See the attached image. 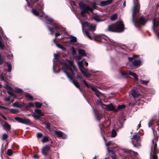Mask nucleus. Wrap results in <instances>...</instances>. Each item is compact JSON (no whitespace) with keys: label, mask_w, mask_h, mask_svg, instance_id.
I'll return each mask as SVG.
<instances>
[{"label":"nucleus","mask_w":159,"mask_h":159,"mask_svg":"<svg viewBox=\"0 0 159 159\" xmlns=\"http://www.w3.org/2000/svg\"><path fill=\"white\" fill-rule=\"evenodd\" d=\"M43 8V4L42 2L38 3L36 6V8L33 9L32 12L33 14L35 16H39V18L41 20H46L49 21V24L54 26V27L51 28L48 26V28L51 32L52 35L55 33V38L53 40L55 42L56 39V37L63 34L64 37L61 38V39H63L64 38H70V41L72 43H74L77 41V38L73 36L69 35L67 32L66 31L65 28L60 27L58 25L57 23L53 20L46 15L42 10Z\"/></svg>","instance_id":"1"},{"label":"nucleus","mask_w":159,"mask_h":159,"mask_svg":"<svg viewBox=\"0 0 159 159\" xmlns=\"http://www.w3.org/2000/svg\"><path fill=\"white\" fill-rule=\"evenodd\" d=\"M72 68L76 71L77 70L75 66L73 64V61L67 60V63H64L62 69L64 72L65 73L67 77L71 81V82L74 84L76 88L79 89L80 92H81V90L80 88L79 83L77 81L74 80L72 77L70 75L67 71V70L70 71L72 76H74L75 73H74Z\"/></svg>","instance_id":"2"},{"label":"nucleus","mask_w":159,"mask_h":159,"mask_svg":"<svg viewBox=\"0 0 159 159\" xmlns=\"http://www.w3.org/2000/svg\"><path fill=\"white\" fill-rule=\"evenodd\" d=\"M134 5L133 8L132 21L134 24H139L144 25L147 21L143 17L138 18L139 15L140 4L138 0H133Z\"/></svg>","instance_id":"3"},{"label":"nucleus","mask_w":159,"mask_h":159,"mask_svg":"<svg viewBox=\"0 0 159 159\" xmlns=\"http://www.w3.org/2000/svg\"><path fill=\"white\" fill-rule=\"evenodd\" d=\"M148 126L152 127V130L155 138L152 140V142L153 144H154V142L156 143L157 141L159 136V122L157 120H151L148 123Z\"/></svg>","instance_id":"4"},{"label":"nucleus","mask_w":159,"mask_h":159,"mask_svg":"<svg viewBox=\"0 0 159 159\" xmlns=\"http://www.w3.org/2000/svg\"><path fill=\"white\" fill-rule=\"evenodd\" d=\"M124 25L121 21H119L116 23L109 25L107 31L112 32H120L123 30Z\"/></svg>","instance_id":"5"},{"label":"nucleus","mask_w":159,"mask_h":159,"mask_svg":"<svg viewBox=\"0 0 159 159\" xmlns=\"http://www.w3.org/2000/svg\"><path fill=\"white\" fill-rule=\"evenodd\" d=\"M99 127L101 129V133L102 136L103 137V138L105 142V145L107 146H111V147H108L107 148V151L108 152H111L113 156L115 155V153L113 150H110L109 149V148H110L111 149H114L116 148H117V150H118V147L117 145L114 143L112 141H109L107 143L106 142V139L104 138V137L103 136V133L104 132L102 130V128H103V127H104V126L103 125H102L101 124H100L99 125Z\"/></svg>","instance_id":"6"},{"label":"nucleus","mask_w":159,"mask_h":159,"mask_svg":"<svg viewBox=\"0 0 159 159\" xmlns=\"http://www.w3.org/2000/svg\"><path fill=\"white\" fill-rule=\"evenodd\" d=\"M79 7L81 9L80 14L83 17H85L86 13L89 14L90 12H92L93 10L95 9L94 6L91 7L89 6L82 2L79 3Z\"/></svg>","instance_id":"7"},{"label":"nucleus","mask_w":159,"mask_h":159,"mask_svg":"<svg viewBox=\"0 0 159 159\" xmlns=\"http://www.w3.org/2000/svg\"><path fill=\"white\" fill-rule=\"evenodd\" d=\"M140 137L138 133H135L131 138L133 139V140L132 141V143L134 147L135 148H139L140 146V144L139 143Z\"/></svg>","instance_id":"8"},{"label":"nucleus","mask_w":159,"mask_h":159,"mask_svg":"<svg viewBox=\"0 0 159 159\" xmlns=\"http://www.w3.org/2000/svg\"><path fill=\"white\" fill-rule=\"evenodd\" d=\"M33 116L35 119H39L42 116H44V113L42 112L40 110L35 109L33 113Z\"/></svg>","instance_id":"9"},{"label":"nucleus","mask_w":159,"mask_h":159,"mask_svg":"<svg viewBox=\"0 0 159 159\" xmlns=\"http://www.w3.org/2000/svg\"><path fill=\"white\" fill-rule=\"evenodd\" d=\"M15 119L18 122L22 124L29 125H31V121L28 119H23L19 117H15Z\"/></svg>","instance_id":"10"},{"label":"nucleus","mask_w":159,"mask_h":159,"mask_svg":"<svg viewBox=\"0 0 159 159\" xmlns=\"http://www.w3.org/2000/svg\"><path fill=\"white\" fill-rule=\"evenodd\" d=\"M121 75L125 77H127L129 75H130L133 76L135 79L137 80H138V76L135 73H133L131 71H129L128 72H126L125 71L120 72Z\"/></svg>","instance_id":"11"},{"label":"nucleus","mask_w":159,"mask_h":159,"mask_svg":"<svg viewBox=\"0 0 159 159\" xmlns=\"http://www.w3.org/2000/svg\"><path fill=\"white\" fill-rule=\"evenodd\" d=\"M123 151L124 152L123 156L124 157H128L129 156L128 154H131L132 153L134 155H138V153L136 152L133 151L131 150L124 149Z\"/></svg>","instance_id":"12"},{"label":"nucleus","mask_w":159,"mask_h":159,"mask_svg":"<svg viewBox=\"0 0 159 159\" xmlns=\"http://www.w3.org/2000/svg\"><path fill=\"white\" fill-rule=\"evenodd\" d=\"M4 85V88L8 90L7 91L8 93L11 96L16 97L15 94L13 92L12 88L8 85L6 82Z\"/></svg>","instance_id":"13"},{"label":"nucleus","mask_w":159,"mask_h":159,"mask_svg":"<svg viewBox=\"0 0 159 159\" xmlns=\"http://www.w3.org/2000/svg\"><path fill=\"white\" fill-rule=\"evenodd\" d=\"M81 73L85 77H87L91 76V75L87 72V70L84 67L80 69Z\"/></svg>","instance_id":"14"},{"label":"nucleus","mask_w":159,"mask_h":159,"mask_svg":"<svg viewBox=\"0 0 159 159\" xmlns=\"http://www.w3.org/2000/svg\"><path fill=\"white\" fill-rule=\"evenodd\" d=\"M129 95L131 94L134 98H138L140 96L139 93L135 89H133L129 93Z\"/></svg>","instance_id":"15"},{"label":"nucleus","mask_w":159,"mask_h":159,"mask_svg":"<svg viewBox=\"0 0 159 159\" xmlns=\"http://www.w3.org/2000/svg\"><path fill=\"white\" fill-rule=\"evenodd\" d=\"M152 23L153 30L155 33H156V31L157 30V28L159 25V22L156 18H154L153 20Z\"/></svg>","instance_id":"16"},{"label":"nucleus","mask_w":159,"mask_h":159,"mask_svg":"<svg viewBox=\"0 0 159 159\" xmlns=\"http://www.w3.org/2000/svg\"><path fill=\"white\" fill-rule=\"evenodd\" d=\"M102 107L109 111H112L114 109V107L113 105L111 103L108 105H106L105 104L102 105Z\"/></svg>","instance_id":"17"},{"label":"nucleus","mask_w":159,"mask_h":159,"mask_svg":"<svg viewBox=\"0 0 159 159\" xmlns=\"http://www.w3.org/2000/svg\"><path fill=\"white\" fill-rule=\"evenodd\" d=\"M50 149V147L48 145L45 146L42 149V153L45 156H46Z\"/></svg>","instance_id":"18"},{"label":"nucleus","mask_w":159,"mask_h":159,"mask_svg":"<svg viewBox=\"0 0 159 159\" xmlns=\"http://www.w3.org/2000/svg\"><path fill=\"white\" fill-rule=\"evenodd\" d=\"M157 143H155L153 148V153L154 154L152 157V159H157V157L155 155V154L158 152V151L157 148Z\"/></svg>","instance_id":"19"},{"label":"nucleus","mask_w":159,"mask_h":159,"mask_svg":"<svg viewBox=\"0 0 159 159\" xmlns=\"http://www.w3.org/2000/svg\"><path fill=\"white\" fill-rule=\"evenodd\" d=\"M54 132L55 134L59 137H61L63 139H65L66 137V135L63 134L61 131H55Z\"/></svg>","instance_id":"20"},{"label":"nucleus","mask_w":159,"mask_h":159,"mask_svg":"<svg viewBox=\"0 0 159 159\" xmlns=\"http://www.w3.org/2000/svg\"><path fill=\"white\" fill-rule=\"evenodd\" d=\"M77 50L78 53L81 56H86L87 54L84 50L80 48H78Z\"/></svg>","instance_id":"21"},{"label":"nucleus","mask_w":159,"mask_h":159,"mask_svg":"<svg viewBox=\"0 0 159 159\" xmlns=\"http://www.w3.org/2000/svg\"><path fill=\"white\" fill-rule=\"evenodd\" d=\"M97 37L98 40H100L102 42L107 43L108 42L107 39L104 38L103 36L101 34L97 35Z\"/></svg>","instance_id":"22"},{"label":"nucleus","mask_w":159,"mask_h":159,"mask_svg":"<svg viewBox=\"0 0 159 159\" xmlns=\"http://www.w3.org/2000/svg\"><path fill=\"white\" fill-rule=\"evenodd\" d=\"M91 89L93 91L95 92L96 96L98 97H99V94H101V93L99 92V91L95 87L92 86Z\"/></svg>","instance_id":"23"},{"label":"nucleus","mask_w":159,"mask_h":159,"mask_svg":"<svg viewBox=\"0 0 159 159\" xmlns=\"http://www.w3.org/2000/svg\"><path fill=\"white\" fill-rule=\"evenodd\" d=\"M112 2V0H107L101 2L100 4L102 6H105L111 3Z\"/></svg>","instance_id":"24"},{"label":"nucleus","mask_w":159,"mask_h":159,"mask_svg":"<svg viewBox=\"0 0 159 159\" xmlns=\"http://www.w3.org/2000/svg\"><path fill=\"white\" fill-rule=\"evenodd\" d=\"M93 111L95 114L96 119L99 120L102 117V115L100 113H97V111L96 110H93Z\"/></svg>","instance_id":"25"},{"label":"nucleus","mask_w":159,"mask_h":159,"mask_svg":"<svg viewBox=\"0 0 159 159\" xmlns=\"http://www.w3.org/2000/svg\"><path fill=\"white\" fill-rule=\"evenodd\" d=\"M141 63V61L140 60H136L134 61L133 62V64L135 66H139Z\"/></svg>","instance_id":"26"},{"label":"nucleus","mask_w":159,"mask_h":159,"mask_svg":"<svg viewBox=\"0 0 159 159\" xmlns=\"http://www.w3.org/2000/svg\"><path fill=\"white\" fill-rule=\"evenodd\" d=\"M3 127L4 129L7 130H9L11 129V126L7 122H5L4 123V125H3Z\"/></svg>","instance_id":"27"},{"label":"nucleus","mask_w":159,"mask_h":159,"mask_svg":"<svg viewBox=\"0 0 159 159\" xmlns=\"http://www.w3.org/2000/svg\"><path fill=\"white\" fill-rule=\"evenodd\" d=\"M78 19L80 20L81 24L83 30L84 28V27L85 26L88 28V26H89L88 23L86 22H85L84 23H82L80 19L79 18H78Z\"/></svg>","instance_id":"28"},{"label":"nucleus","mask_w":159,"mask_h":159,"mask_svg":"<svg viewBox=\"0 0 159 159\" xmlns=\"http://www.w3.org/2000/svg\"><path fill=\"white\" fill-rule=\"evenodd\" d=\"M25 107L26 108H28L31 107H34V104L33 103L30 102L27 104H25Z\"/></svg>","instance_id":"29"},{"label":"nucleus","mask_w":159,"mask_h":159,"mask_svg":"<svg viewBox=\"0 0 159 159\" xmlns=\"http://www.w3.org/2000/svg\"><path fill=\"white\" fill-rule=\"evenodd\" d=\"M89 29V30H92L93 31H94L95 30L96 26L92 24L88 26Z\"/></svg>","instance_id":"30"},{"label":"nucleus","mask_w":159,"mask_h":159,"mask_svg":"<svg viewBox=\"0 0 159 159\" xmlns=\"http://www.w3.org/2000/svg\"><path fill=\"white\" fill-rule=\"evenodd\" d=\"M125 106L124 105H119L118 106V109H115L114 111L115 112H116L118 111V110H120L123 108H124L125 107Z\"/></svg>","instance_id":"31"},{"label":"nucleus","mask_w":159,"mask_h":159,"mask_svg":"<svg viewBox=\"0 0 159 159\" xmlns=\"http://www.w3.org/2000/svg\"><path fill=\"white\" fill-rule=\"evenodd\" d=\"M117 17V14H114L112 15L111 17V20H114L116 19Z\"/></svg>","instance_id":"32"},{"label":"nucleus","mask_w":159,"mask_h":159,"mask_svg":"<svg viewBox=\"0 0 159 159\" xmlns=\"http://www.w3.org/2000/svg\"><path fill=\"white\" fill-rule=\"evenodd\" d=\"M117 134L116 131L114 129H113L111 131V136L112 137H115Z\"/></svg>","instance_id":"33"},{"label":"nucleus","mask_w":159,"mask_h":159,"mask_svg":"<svg viewBox=\"0 0 159 159\" xmlns=\"http://www.w3.org/2000/svg\"><path fill=\"white\" fill-rule=\"evenodd\" d=\"M25 97L30 100H33V97L29 93H26L25 95Z\"/></svg>","instance_id":"34"},{"label":"nucleus","mask_w":159,"mask_h":159,"mask_svg":"<svg viewBox=\"0 0 159 159\" xmlns=\"http://www.w3.org/2000/svg\"><path fill=\"white\" fill-rule=\"evenodd\" d=\"M7 64L8 67L7 71H8L9 72H11V65L10 63H9L8 62H7Z\"/></svg>","instance_id":"35"},{"label":"nucleus","mask_w":159,"mask_h":159,"mask_svg":"<svg viewBox=\"0 0 159 159\" xmlns=\"http://www.w3.org/2000/svg\"><path fill=\"white\" fill-rule=\"evenodd\" d=\"M45 127L47 129H49L50 128L51 125L48 122L44 123Z\"/></svg>","instance_id":"36"},{"label":"nucleus","mask_w":159,"mask_h":159,"mask_svg":"<svg viewBox=\"0 0 159 159\" xmlns=\"http://www.w3.org/2000/svg\"><path fill=\"white\" fill-rule=\"evenodd\" d=\"M84 84L88 88H91V87H92V85H91L90 84H88L86 81L84 80H83Z\"/></svg>","instance_id":"37"},{"label":"nucleus","mask_w":159,"mask_h":159,"mask_svg":"<svg viewBox=\"0 0 159 159\" xmlns=\"http://www.w3.org/2000/svg\"><path fill=\"white\" fill-rule=\"evenodd\" d=\"M78 65L79 66V69H80L83 67V63L82 61H79L78 63Z\"/></svg>","instance_id":"38"},{"label":"nucleus","mask_w":159,"mask_h":159,"mask_svg":"<svg viewBox=\"0 0 159 159\" xmlns=\"http://www.w3.org/2000/svg\"><path fill=\"white\" fill-rule=\"evenodd\" d=\"M15 92L18 93H20L23 92L22 90L19 88H16L15 90Z\"/></svg>","instance_id":"39"},{"label":"nucleus","mask_w":159,"mask_h":159,"mask_svg":"<svg viewBox=\"0 0 159 159\" xmlns=\"http://www.w3.org/2000/svg\"><path fill=\"white\" fill-rule=\"evenodd\" d=\"M48 138L47 136H44L42 140V142L43 143L47 142L48 141Z\"/></svg>","instance_id":"40"},{"label":"nucleus","mask_w":159,"mask_h":159,"mask_svg":"<svg viewBox=\"0 0 159 159\" xmlns=\"http://www.w3.org/2000/svg\"><path fill=\"white\" fill-rule=\"evenodd\" d=\"M35 105L36 107L40 108L41 107L42 104L38 102H36Z\"/></svg>","instance_id":"41"},{"label":"nucleus","mask_w":159,"mask_h":159,"mask_svg":"<svg viewBox=\"0 0 159 159\" xmlns=\"http://www.w3.org/2000/svg\"><path fill=\"white\" fill-rule=\"evenodd\" d=\"M117 125L120 128H121L123 126V122L119 120V122L117 123Z\"/></svg>","instance_id":"42"},{"label":"nucleus","mask_w":159,"mask_h":159,"mask_svg":"<svg viewBox=\"0 0 159 159\" xmlns=\"http://www.w3.org/2000/svg\"><path fill=\"white\" fill-rule=\"evenodd\" d=\"M86 35L91 39H92V38L90 35V34L89 33V32L87 30L84 31Z\"/></svg>","instance_id":"43"},{"label":"nucleus","mask_w":159,"mask_h":159,"mask_svg":"<svg viewBox=\"0 0 159 159\" xmlns=\"http://www.w3.org/2000/svg\"><path fill=\"white\" fill-rule=\"evenodd\" d=\"M4 48V45L2 43V41L0 39V49L3 50Z\"/></svg>","instance_id":"44"},{"label":"nucleus","mask_w":159,"mask_h":159,"mask_svg":"<svg viewBox=\"0 0 159 159\" xmlns=\"http://www.w3.org/2000/svg\"><path fill=\"white\" fill-rule=\"evenodd\" d=\"M12 151L11 149H9L7 150V154L9 156H10L12 155Z\"/></svg>","instance_id":"45"},{"label":"nucleus","mask_w":159,"mask_h":159,"mask_svg":"<svg viewBox=\"0 0 159 159\" xmlns=\"http://www.w3.org/2000/svg\"><path fill=\"white\" fill-rule=\"evenodd\" d=\"M149 81L148 80H141L140 81V82L141 84L145 85H147Z\"/></svg>","instance_id":"46"},{"label":"nucleus","mask_w":159,"mask_h":159,"mask_svg":"<svg viewBox=\"0 0 159 159\" xmlns=\"http://www.w3.org/2000/svg\"><path fill=\"white\" fill-rule=\"evenodd\" d=\"M13 106L16 107H20V106L19 103L18 102H16L13 104Z\"/></svg>","instance_id":"47"},{"label":"nucleus","mask_w":159,"mask_h":159,"mask_svg":"<svg viewBox=\"0 0 159 159\" xmlns=\"http://www.w3.org/2000/svg\"><path fill=\"white\" fill-rule=\"evenodd\" d=\"M96 104L97 105H100L102 107V105H103V104H102L101 102V100L100 99H99L97 101Z\"/></svg>","instance_id":"48"},{"label":"nucleus","mask_w":159,"mask_h":159,"mask_svg":"<svg viewBox=\"0 0 159 159\" xmlns=\"http://www.w3.org/2000/svg\"><path fill=\"white\" fill-rule=\"evenodd\" d=\"M72 54L74 55L76 53V51L75 48L73 47H72L70 50Z\"/></svg>","instance_id":"49"},{"label":"nucleus","mask_w":159,"mask_h":159,"mask_svg":"<svg viewBox=\"0 0 159 159\" xmlns=\"http://www.w3.org/2000/svg\"><path fill=\"white\" fill-rule=\"evenodd\" d=\"M56 45L57 47L58 48H60L63 49V50H65L66 49L65 48L63 47L61 45L59 44H56Z\"/></svg>","instance_id":"50"},{"label":"nucleus","mask_w":159,"mask_h":159,"mask_svg":"<svg viewBox=\"0 0 159 159\" xmlns=\"http://www.w3.org/2000/svg\"><path fill=\"white\" fill-rule=\"evenodd\" d=\"M11 111L12 113H16L18 112V110L15 109H11Z\"/></svg>","instance_id":"51"},{"label":"nucleus","mask_w":159,"mask_h":159,"mask_svg":"<svg viewBox=\"0 0 159 159\" xmlns=\"http://www.w3.org/2000/svg\"><path fill=\"white\" fill-rule=\"evenodd\" d=\"M59 55L58 54H54V58L55 60H56L57 61L59 58Z\"/></svg>","instance_id":"52"},{"label":"nucleus","mask_w":159,"mask_h":159,"mask_svg":"<svg viewBox=\"0 0 159 159\" xmlns=\"http://www.w3.org/2000/svg\"><path fill=\"white\" fill-rule=\"evenodd\" d=\"M7 135L6 134H3L2 139L4 140L6 139L7 137Z\"/></svg>","instance_id":"53"},{"label":"nucleus","mask_w":159,"mask_h":159,"mask_svg":"<svg viewBox=\"0 0 159 159\" xmlns=\"http://www.w3.org/2000/svg\"><path fill=\"white\" fill-rule=\"evenodd\" d=\"M56 63L55 62V61L54 60L53 62V70H54V72H57L56 71H55V70L56 69V67H55V66H56Z\"/></svg>","instance_id":"54"},{"label":"nucleus","mask_w":159,"mask_h":159,"mask_svg":"<svg viewBox=\"0 0 159 159\" xmlns=\"http://www.w3.org/2000/svg\"><path fill=\"white\" fill-rule=\"evenodd\" d=\"M93 19L96 20L97 22H99L101 21L97 17H93Z\"/></svg>","instance_id":"55"},{"label":"nucleus","mask_w":159,"mask_h":159,"mask_svg":"<svg viewBox=\"0 0 159 159\" xmlns=\"http://www.w3.org/2000/svg\"><path fill=\"white\" fill-rule=\"evenodd\" d=\"M0 77L1 80H2L3 81H4L5 82V80H4V76H3V75L2 73H1V75L0 76Z\"/></svg>","instance_id":"56"},{"label":"nucleus","mask_w":159,"mask_h":159,"mask_svg":"<svg viewBox=\"0 0 159 159\" xmlns=\"http://www.w3.org/2000/svg\"><path fill=\"white\" fill-rule=\"evenodd\" d=\"M43 134L42 133H38L37 134V136L39 138H40L42 136Z\"/></svg>","instance_id":"57"},{"label":"nucleus","mask_w":159,"mask_h":159,"mask_svg":"<svg viewBox=\"0 0 159 159\" xmlns=\"http://www.w3.org/2000/svg\"><path fill=\"white\" fill-rule=\"evenodd\" d=\"M3 61L2 58L0 54V64H1L3 63Z\"/></svg>","instance_id":"58"},{"label":"nucleus","mask_w":159,"mask_h":159,"mask_svg":"<svg viewBox=\"0 0 159 159\" xmlns=\"http://www.w3.org/2000/svg\"><path fill=\"white\" fill-rule=\"evenodd\" d=\"M5 100L6 101H10V98L9 97H7L5 98Z\"/></svg>","instance_id":"59"},{"label":"nucleus","mask_w":159,"mask_h":159,"mask_svg":"<svg viewBox=\"0 0 159 159\" xmlns=\"http://www.w3.org/2000/svg\"><path fill=\"white\" fill-rule=\"evenodd\" d=\"M36 2V1L35 0H31L30 3L31 4H34Z\"/></svg>","instance_id":"60"},{"label":"nucleus","mask_w":159,"mask_h":159,"mask_svg":"<svg viewBox=\"0 0 159 159\" xmlns=\"http://www.w3.org/2000/svg\"><path fill=\"white\" fill-rule=\"evenodd\" d=\"M33 157L34 158H38L39 157V156L37 155H35L33 156Z\"/></svg>","instance_id":"61"},{"label":"nucleus","mask_w":159,"mask_h":159,"mask_svg":"<svg viewBox=\"0 0 159 159\" xmlns=\"http://www.w3.org/2000/svg\"><path fill=\"white\" fill-rule=\"evenodd\" d=\"M128 59H129V61H132L134 59L132 57H129L128 58Z\"/></svg>","instance_id":"62"},{"label":"nucleus","mask_w":159,"mask_h":159,"mask_svg":"<svg viewBox=\"0 0 159 159\" xmlns=\"http://www.w3.org/2000/svg\"><path fill=\"white\" fill-rule=\"evenodd\" d=\"M2 117L5 120H7V118L4 116L2 114H1Z\"/></svg>","instance_id":"63"},{"label":"nucleus","mask_w":159,"mask_h":159,"mask_svg":"<svg viewBox=\"0 0 159 159\" xmlns=\"http://www.w3.org/2000/svg\"><path fill=\"white\" fill-rule=\"evenodd\" d=\"M77 78L78 79H80L81 78V76H80V75L77 74Z\"/></svg>","instance_id":"64"}]
</instances>
